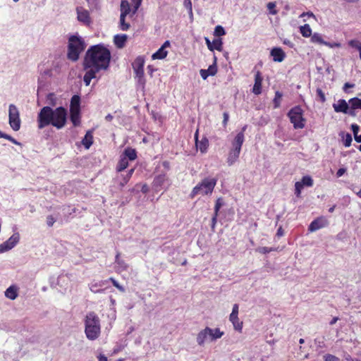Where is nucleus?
Listing matches in <instances>:
<instances>
[{
    "mask_svg": "<svg viewBox=\"0 0 361 361\" xmlns=\"http://www.w3.org/2000/svg\"><path fill=\"white\" fill-rule=\"evenodd\" d=\"M183 5L190 14H192V5L191 0H184Z\"/></svg>",
    "mask_w": 361,
    "mask_h": 361,
    "instance_id": "nucleus-49",
    "label": "nucleus"
},
{
    "mask_svg": "<svg viewBox=\"0 0 361 361\" xmlns=\"http://www.w3.org/2000/svg\"><path fill=\"white\" fill-rule=\"evenodd\" d=\"M168 180L169 178L166 173H164L159 174L156 176L153 180V187H154L156 189H158L159 188H161Z\"/></svg>",
    "mask_w": 361,
    "mask_h": 361,
    "instance_id": "nucleus-18",
    "label": "nucleus"
},
{
    "mask_svg": "<svg viewBox=\"0 0 361 361\" xmlns=\"http://www.w3.org/2000/svg\"><path fill=\"white\" fill-rule=\"evenodd\" d=\"M267 9L269 10V14L276 15L278 13V11L276 10V4L275 1L269 2L267 5Z\"/></svg>",
    "mask_w": 361,
    "mask_h": 361,
    "instance_id": "nucleus-36",
    "label": "nucleus"
},
{
    "mask_svg": "<svg viewBox=\"0 0 361 361\" xmlns=\"http://www.w3.org/2000/svg\"><path fill=\"white\" fill-rule=\"evenodd\" d=\"M358 357L353 358L350 355L347 354L344 356L346 361H361V352L357 354Z\"/></svg>",
    "mask_w": 361,
    "mask_h": 361,
    "instance_id": "nucleus-50",
    "label": "nucleus"
},
{
    "mask_svg": "<svg viewBox=\"0 0 361 361\" xmlns=\"http://www.w3.org/2000/svg\"><path fill=\"white\" fill-rule=\"evenodd\" d=\"M109 281H111L114 287H116L120 292L124 293L125 288L121 286L116 280H115L113 277H110Z\"/></svg>",
    "mask_w": 361,
    "mask_h": 361,
    "instance_id": "nucleus-44",
    "label": "nucleus"
},
{
    "mask_svg": "<svg viewBox=\"0 0 361 361\" xmlns=\"http://www.w3.org/2000/svg\"><path fill=\"white\" fill-rule=\"evenodd\" d=\"M238 308H239L238 305L235 304L233 307L232 312L231 313V314L238 315Z\"/></svg>",
    "mask_w": 361,
    "mask_h": 361,
    "instance_id": "nucleus-63",
    "label": "nucleus"
},
{
    "mask_svg": "<svg viewBox=\"0 0 361 361\" xmlns=\"http://www.w3.org/2000/svg\"><path fill=\"white\" fill-rule=\"evenodd\" d=\"M300 182L303 186L311 187L313 185V180L310 176H303Z\"/></svg>",
    "mask_w": 361,
    "mask_h": 361,
    "instance_id": "nucleus-35",
    "label": "nucleus"
},
{
    "mask_svg": "<svg viewBox=\"0 0 361 361\" xmlns=\"http://www.w3.org/2000/svg\"><path fill=\"white\" fill-rule=\"evenodd\" d=\"M222 41L221 39H214L212 42L214 49L221 51L222 50Z\"/></svg>",
    "mask_w": 361,
    "mask_h": 361,
    "instance_id": "nucleus-39",
    "label": "nucleus"
},
{
    "mask_svg": "<svg viewBox=\"0 0 361 361\" xmlns=\"http://www.w3.org/2000/svg\"><path fill=\"white\" fill-rule=\"evenodd\" d=\"M271 56L276 62H281L286 57V54L280 47H274L271 51Z\"/></svg>",
    "mask_w": 361,
    "mask_h": 361,
    "instance_id": "nucleus-17",
    "label": "nucleus"
},
{
    "mask_svg": "<svg viewBox=\"0 0 361 361\" xmlns=\"http://www.w3.org/2000/svg\"><path fill=\"white\" fill-rule=\"evenodd\" d=\"M323 359L324 361H341L339 357L329 353L324 355Z\"/></svg>",
    "mask_w": 361,
    "mask_h": 361,
    "instance_id": "nucleus-43",
    "label": "nucleus"
},
{
    "mask_svg": "<svg viewBox=\"0 0 361 361\" xmlns=\"http://www.w3.org/2000/svg\"><path fill=\"white\" fill-rule=\"evenodd\" d=\"M5 296L11 300H15L18 297V288L14 286H11L5 291Z\"/></svg>",
    "mask_w": 361,
    "mask_h": 361,
    "instance_id": "nucleus-26",
    "label": "nucleus"
},
{
    "mask_svg": "<svg viewBox=\"0 0 361 361\" xmlns=\"http://www.w3.org/2000/svg\"><path fill=\"white\" fill-rule=\"evenodd\" d=\"M214 34L216 37H221L224 35L226 34V32L224 30V28L221 25H217L214 29Z\"/></svg>",
    "mask_w": 361,
    "mask_h": 361,
    "instance_id": "nucleus-42",
    "label": "nucleus"
},
{
    "mask_svg": "<svg viewBox=\"0 0 361 361\" xmlns=\"http://www.w3.org/2000/svg\"><path fill=\"white\" fill-rule=\"evenodd\" d=\"M240 152L235 151V149H231L229 151L227 163L228 166H232L234 163L237 161L240 156Z\"/></svg>",
    "mask_w": 361,
    "mask_h": 361,
    "instance_id": "nucleus-22",
    "label": "nucleus"
},
{
    "mask_svg": "<svg viewBox=\"0 0 361 361\" xmlns=\"http://www.w3.org/2000/svg\"><path fill=\"white\" fill-rule=\"evenodd\" d=\"M349 103L351 105V110L360 109H361V99L357 97L352 98L349 100Z\"/></svg>",
    "mask_w": 361,
    "mask_h": 361,
    "instance_id": "nucleus-33",
    "label": "nucleus"
},
{
    "mask_svg": "<svg viewBox=\"0 0 361 361\" xmlns=\"http://www.w3.org/2000/svg\"><path fill=\"white\" fill-rule=\"evenodd\" d=\"M223 335L224 332L219 328L213 329L209 327H206L198 333L197 336V342L200 345H202L207 338L211 341H213L221 338Z\"/></svg>",
    "mask_w": 361,
    "mask_h": 361,
    "instance_id": "nucleus-6",
    "label": "nucleus"
},
{
    "mask_svg": "<svg viewBox=\"0 0 361 361\" xmlns=\"http://www.w3.org/2000/svg\"><path fill=\"white\" fill-rule=\"evenodd\" d=\"M123 156L130 161H134L137 157L136 150L131 147L125 149Z\"/></svg>",
    "mask_w": 361,
    "mask_h": 361,
    "instance_id": "nucleus-23",
    "label": "nucleus"
},
{
    "mask_svg": "<svg viewBox=\"0 0 361 361\" xmlns=\"http://www.w3.org/2000/svg\"><path fill=\"white\" fill-rule=\"evenodd\" d=\"M111 57L110 50L103 44L92 45L87 50L82 63L86 71L83 77L86 86L90 85L97 73L109 69Z\"/></svg>",
    "mask_w": 361,
    "mask_h": 361,
    "instance_id": "nucleus-1",
    "label": "nucleus"
},
{
    "mask_svg": "<svg viewBox=\"0 0 361 361\" xmlns=\"http://www.w3.org/2000/svg\"><path fill=\"white\" fill-rule=\"evenodd\" d=\"M317 97L319 99L322 103H324L326 102V97L324 92L322 89L317 88L316 90Z\"/></svg>",
    "mask_w": 361,
    "mask_h": 361,
    "instance_id": "nucleus-45",
    "label": "nucleus"
},
{
    "mask_svg": "<svg viewBox=\"0 0 361 361\" xmlns=\"http://www.w3.org/2000/svg\"><path fill=\"white\" fill-rule=\"evenodd\" d=\"M6 140H9L12 143L16 145H20V143L18 142L15 138L11 137L10 135H7Z\"/></svg>",
    "mask_w": 361,
    "mask_h": 361,
    "instance_id": "nucleus-59",
    "label": "nucleus"
},
{
    "mask_svg": "<svg viewBox=\"0 0 361 361\" xmlns=\"http://www.w3.org/2000/svg\"><path fill=\"white\" fill-rule=\"evenodd\" d=\"M169 47H170V42L169 40H166L161 45V47L155 53H154L152 54V59L153 60L165 59L168 54V51L166 50V49Z\"/></svg>",
    "mask_w": 361,
    "mask_h": 361,
    "instance_id": "nucleus-16",
    "label": "nucleus"
},
{
    "mask_svg": "<svg viewBox=\"0 0 361 361\" xmlns=\"http://www.w3.org/2000/svg\"><path fill=\"white\" fill-rule=\"evenodd\" d=\"M229 320L233 324L235 330L242 332L243 323L240 321L238 315L230 314Z\"/></svg>",
    "mask_w": 361,
    "mask_h": 361,
    "instance_id": "nucleus-20",
    "label": "nucleus"
},
{
    "mask_svg": "<svg viewBox=\"0 0 361 361\" xmlns=\"http://www.w3.org/2000/svg\"><path fill=\"white\" fill-rule=\"evenodd\" d=\"M67 121V111L63 106L53 109L50 106H44L37 115V127L39 129L51 125L57 129L63 128Z\"/></svg>",
    "mask_w": 361,
    "mask_h": 361,
    "instance_id": "nucleus-2",
    "label": "nucleus"
},
{
    "mask_svg": "<svg viewBox=\"0 0 361 361\" xmlns=\"http://www.w3.org/2000/svg\"><path fill=\"white\" fill-rule=\"evenodd\" d=\"M351 142H352V136L350 134L347 133L345 135V137L344 139L343 144H344L345 147H348L351 145Z\"/></svg>",
    "mask_w": 361,
    "mask_h": 361,
    "instance_id": "nucleus-51",
    "label": "nucleus"
},
{
    "mask_svg": "<svg viewBox=\"0 0 361 361\" xmlns=\"http://www.w3.org/2000/svg\"><path fill=\"white\" fill-rule=\"evenodd\" d=\"M206 44L207 45L208 49L210 51H214V47L212 45V42H210V40L208 38H205Z\"/></svg>",
    "mask_w": 361,
    "mask_h": 361,
    "instance_id": "nucleus-64",
    "label": "nucleus"
},
{
    "mask_svg": "<svg viewBox=\"0 0 361 361\" xmlns=\"http://www.w3.org/2000/svg\"><path fill=\"white\" fill-rule=\"evenodd\" d=\"M131 1L134 4V8H135L134 13H135L136 11L138 9V8L140 6L142 0H131Z\"/></svg>",
    "mask_w": 361,
    "mask_h": 361,
    "instance_id": "nucleus-56",
    "label": "nucleus"
},
{
    "mask_svg": "<svg viewBox=\"0 0 361 361\" xmlns=\"http://www.w3.org/2000/svg\"><path fill=\"white\" fill-rule=\"evenodd\" d=\"M217 179L215 178H205L202 179L201 182L192 188L190 194V197L193 199L198 195L202 196L211 195L214 191Z\"/></svg>",
    "mask_w": 361,
    "mask_h": 361,
    "instance_id": "nucleus-5",
    "label": "nucleus"
},
{
    "mask_svg": "<svg viewBox=\"0 0 361 361\" xmlns=\"http://www.w3.org/2000/svg\"><path fill=\"white\" fill-rule=\"evenodd\" d=\"M276 250L274 247H258L256 251L261 253V254H267L271 252Z\"/></svg>",
    "mask_w": 361,
    "mask_h": 361,
    "instance_id": "nucleus-38",
    "label": "nucleus"
},
{
    "mask_svg": "<svg viewBox=\"0 0 361 361\" xmlns=\"http://www.w3.org/2000/svg\"><path fill=\"white\" fill-rule=\"evenodd\" d=\"M223 117H224V119H223V126L224 127L226 126L227 123H228V118H229V115L227 112H224L223 114Z\"/></svg>",
    "mask_w": 361,
    "mask_h": 361,
    "instance_id": "nucleus-58",
    "label": "nucleus"
},
{
    "mask_svg": "<svg viewBox=\"0 0 361 361\" xmlns=\"http://www.w3.org/2000/svg\"><path fill=\"white\" fill-rule=\"evenodd\" d=\"M141 192L143 194H147L149 192V187L147 183H144L141 188Z\"/></svg>",
    "mask_w": 361,
    "mask_h": 361,
    "instance_id": "nucleus-62",
    "label": "nucleus"
},
{
    "mask_svg": "<svg viewBox=\"0 0 361 361\" xmlns=\"http://www.w3.org/2000/svg\"><path fill=\"white\" fill-rule=\"evenodd\" d=\"M145 59L142 56H137L133 63V68L135 74L137 83L145 89L146 80L144 73Z\"/></svg>",
    "mask_w": 361,
    "mask_h": 361,
    "instance_id": "nucleus-8",
    "label": "nucleus"
},
{
    "mask_svg": "<svg viewBox=\"0 0 361 361\" xmlns=\"http://www.w3.org/2000/svg\"><path fill=\"white\" fill-rule=\"evenodd\" d=\"M222 205H223L222 198L219 197L216 200L215 205H214V214H216V216L219 215V209H221Z\"/></svg>",
    "mask_w": 361,
    "mask_h": 361,
    "instance_id": "nucleus-41",
    "label": "nucleus"
},
{
    "mask_svg": "<svg viewBox=\"0 0 361 361\" xmlns=\"http://www.w3.org/2000/svg\"><path fill=\"white\" fill-rule=\"evenodd\" d=\"M128 165V160L123 156H121L116 165V170L117 172H121L127 169Z\"/></svg>",
    "mask_w": 361,
    "mask_h": 361,
    "instance_id": "nucleus-25",
    "label": "nucleus"
},
{
    "mask_svg": "<svg viewBox=\"0 0 361 361\" xmlns=\"http://www.w3.org/2000/svg\"><path fill=\"white\" fill-rule=\"evenodd\" d=\"M85 48L86 44L81 37L71 35L68 38L67 59L72 61H77L80 54Z\"/></svg>",
    "mask_w": 361,
    "mask_h": 361,
    "instance_id": "nucleus-4",
    "label": "nucleus"
},
{
    "mask_svg": "<svg viewBox=\"0 0 361 361\" xmlns=\"http://www.w3.org/2000/svg\"><path fill=\"white\" fill-rule=\"evenodd\" d=\"M77 18L78 21L82 23L85 25H89L92 20L90 12L83 7H78L76 8Z\"/></svg>",
    "mask_w": 361,
    "mask_h": 361,
    "instance_id": "nucleus-12",
    "label": "nucleus"
},
{
    "mask_svg": "<svg viewBox=\"0 0 361 361\" xmlns=\"http://www.w3.org/2000/svg\"><path fill=\"white\" fill-rule=\"evenodd\" d=\"M246 128L247 126H245L242 128V130L236 135L233 141L232 142V149H235V151H238L240 152L241 151V147L245 140L244 132L245 131Z\"/></svg>",
    "mask_w": 361,
    "mask_h": 361,
    "instance_id": "nucleus-14",
    "label": "nucleus"
},
{
    "mask_svg": "<svg viewBox=\"0 0 361 361\" xmlns=\"http://www.w3.org/2000/svg\"><path fill=\"white\" fill-rule=\"evenodd\" d=\"M328 225V220L324 216H319L310 223L308 230L310 232H314L320 228H324Z\"/></svg>",
    "mask_w": 361,
    "mask_h": 361,
    "instance_id": "nucleus-11",
    "label": "nucleus"
},
{
    "mask_svg": "<svg viewBox=\"0 0 361 361\" xmlns=\"http://www.w3.org/2000/svg\"><path fill=\"white\" fill-rule=\"evenodd\" d=\"M288 116L295 129H302L305 126V118L303 117V110L300 106H295L290 109Z\"/></svg>",
    "mask_w": 361,
    "mask_h": 361,
    "instance_id": "nucleus-7",
    "label": "nucleus"
},
{
    "mask_svg": "<svg viewBox=\"0 0 361 361\" xmlns=\"http://www.w3.org/2000/svg\"><path fill=\"white\" fill-rule=\"evenodd\" d=\"M90 8H98L99 0H86Z\"/></svg>",
    "mask_w": 361,
    "mask_h": 361,
    "instance_id": "nucleus-52",
    "label": "nucleus"
},
{
    "mask_svg": "<svg viewBox=\"0 0 361 361\" xmlns=\"http://www.w3.org/2000/svg\"><path fill=\"white\" fill-rule=\"evenodd\" d=\"M300 32L305 37H310L312 35V29L308 24L300 27Z\"/></svg>",
    "mask_w": 361,
    "mask_h": 361,
    "instance_id": "nucleus-30",
    "label": "nucleus"
},
{
    "mask_svg": "<svg viewBox=\"0 0 361 361\" xmlns=\"http://www.w3.org/2000/svg\"><path fill=\"white\" fill-rule=\"evenodd\" d=\"M134 171H135V168H133V169H130L128 171L127 174L123 177L122 181L119 184L121 188L124 187L128 183V181L131 178Z\"/></svg>",
    "mask_w": 361,
    "mask_h": 361,
    "instance_id": "nucleus-31",
    "label": "nucleus"
},
{
    "mask_svg": "<svg viewBox=\"0 0 361 361\" xmlns=\"http://www.w3.org/2000/svg\"><path fill=\"white\" fill-rule=\"evenodd\" d=\"M311 37V41L314 43L324 44V42L322 36L318 33H314Z\"/></svg>",
    "mask_w": 361,
    "mask_h": 361,
    "instance_id": "nucleus-37",
    "label": "nucleus"
},
{
    "mask_svg": "<svg viewBox=\"0 0 361 361\" xmlns=\"http://www.w3.org/2000/svg\"><path fill=\"white\" fill-rule=\"evenodd\" d=\"M348 45L360 51L361 49V42L357 39H351L348 42Z\"/></svg>",
    "mask_w": 361,
    "mask_h": 361,
    "instance_id": "nucleus-40",
    "label": "nucleus"
},
{
    "mask_svg": "<svg viewBox=\"0 0 361 361\" xmlns=\"http://www.w3.org/2000/svg\"><path fill=\"white\" fill-rule=\"evenodd\" d=\"M210 75H215L217 73V66L216 62L212 65H210L207 69H206Z\"/></svg>",
    "mask_w": 361,
    "mask_h": 361,
    "instance_id": "nucleus-46",
    "label": "nucleus"
},
{
    "mask_svg": "<svg viewBox=\"0 0 361 361\" xmlns=\"http://www.w3.org/2000/svg\"><path fill=\"white\" fill-rule=\"evenodd\" d=\"M217 216H216V214H214L212 218V224H211V227H212V229L214 230L215 226H216V222H217Z\"/></svg>",
    "mask_w": 361,
    "mask_h": 361,
    "instance_id": "nucleus-60",
    "label": "nucleus"
},
{
    "mask_svg": "<svg viewBox=\"0 0 361 361\" xmlns=\"http://www.w3.org/2000/svg\"><path fill=\"white\" fill-rule=\"evenodd\" d=\"M8 123L14 131L19 130L21 126L19 109L13 104H10L8 106Z\"/></svg>",
    "mask_w": 361,
    "mask_h": 361,
    "instance_id": "nucleus-9",
    "label": "nucleus"
},
{
    "mask_svg": "<svg viewBox=\"0 0 361 361\" xmlns=\"http://www.w3.org/2000/svg\"><path fill=\"white\" fill-rule=\"evenodd\" d=\"M55 222H56V219L52 215L47 216V224L49 227H52Z\"/></svg>",
    "mask_w": 361,
    "mask_h": 361,
    "instance_id": "nucleus-53",
    "label": "nucleus"
},
{
    "mask_svg": "<svg viewBox=\"0 0 361 361\" xmlns=\"http://www.w3.org/2000/svg\"><path fill=\"white\" fill-rule=\"evenodd\" d=\"M195 145L202 153H206L209 147V140L204 137L200 141L197 142Z\"/></svg>",
    "mask_w": 361,
    "mask_h": 361,
    "instance_id": "nucleus-24",
    "label": "nucleus"
},
{
    "mask_svg": "<svg viewBox=\"0 0 361 361\" xmlns=\"http://www.w3.org/2000/svg\"><path fill=\"white\" fill-rule=\"evenodd\" d=\"M126 16H121L120 15V20H119V29L123 31H126L129 30L130 25L126 22Z\"/></svg>",
    "mask_w": 361,
    "mask_h": 361,
    "instance_id": "nucleus-32",
    "label": "nucleus"
},
{
    "mask_svg": "<svg viewBox=\"0 0 361 361\" xmlns=\"http://www.w3.org/2000/svg\"><path fill=\"white\" fill-rule=\"evenodd\" d=\"M200 73L203 80H206L210 75L206 69H201Z\"/></svg>",
    "mask_w": 361,
    "mask_h": 361,
    "instance_id": "nucleus-55",
    "label": "nucleus"
},
{
    "mask_svg": "<svg viewBox=\"0 0 361 361\" xmlns=\"http://www.w3.org/2000/svg\"><path fill=\"white\" fill-rule=\"evenodd\" d=\"M80 111H70V118L74 126H78L80 123Z\"/></svg>",
    "mask_w": 361,
    "mask_h": 361,
    "instance_id": "nucleus-27",
    "label": "nucleus"
},
{
    "mask_svg": "<svg viewBox=\"0 0 361 361\" xmlns=\"http://www.w3.org/2000/svg\"><path fill=\"white\" fill-rule=\"evenodd\" d=\"M127 39L128 37L125 34L116 35L114 37V42L117 48L122 49L125 47Z\"/></svg>",
    "mask_w": 361,
    "mask_h": 361,
    "instance_id": "nucleus-19",
    "label": "nucleus"
},
{
    "mask_svg": "<svg viewBox=\"0 0 361 361\" xmlns=\"http://www.w3.org/2000/svg\"><path fill=\"white\" fill-rule=\"evenodd\" d=\"M70 111H80V97L73 95L71 99Z\"/></svg>",
    "mask_w": 361,
    "mask_h": 361,
    "instance_id": "nucleus-21",
    "label": "nucleus"
},
{
    "mask_svg": "<svg viewBox=\"0 0 361 361\" xmlns=\"http://www.w3.org/2000/svg\"><path fill=\"white\" fill-rule=\"evenodd\" d=\"M351 129L353 130V135H354V137H355V135H357L358 131L360 130V127H359L358 125L354 123V124H352Z\"/></svg>",
    "mask_w": 361,
    "mask_h": 361,
    "instance_id": "nucleus-57",
    "label": "nucleus"
},
{
    "mask_svg": "<svg viewBox=\"0 0 361 361\" xmlns=\"http://www.w3.org/2000/svg\"><path fill=\"white\" fill-rule=\"evenodd\" d=\"M282 97H283V94L279 91H276L275 92V96L273 99L274 108H279L281 106Z\"/></svg>",
    "mask_w": 361,
    "mask_h": 361,
    "instance_id": "nucleus-34",
    "label": "nucleus"
},
{
    "mask_svg": "<svg viewBox=\"0 0 361 361\" xmlns=\"http://www.w3.org/2000/svg\"><path fill=\"white\" fill-rule=\"evenodd\" d=\"M263 77L259 71H257L255 75V83L252 87V93L259 95L262 92Z\"/></svg>",
    "mask_w": 361,
    "mask_h": 361,
    "instance_id": "nucleus-15",
    "label": "nucleus"
},
{
    "mask_svg": "<svg viewBox=\"0 0 361 361\" xmlns=\"http://www.w3.org/2000/svg\"><path fill=\"white\" fill-rule=\"evenodd\" d=\"M85 333L89 340L94 341L100 335V320L94 312H89L85 320Z\"/></svg>",
    "mask_w": 361,
    "mask_h": 361,
    "instance_id": "nucleus-3",
    "label": "nucleus"
},
{
    "mask_svg": "<svg viewBox=\"0 0 361 361\" xmlns=\"http://www.w3.org/2000/svg\"><path fill=\"white\" fill-rule=\"evenodd\" d=\"M130 11V4L127 0L121 2V16H127Z\"/></svg>",
    "mask_w": 361,
    "mask_h": 361,
    "instance_id": "nucleus-29",
    "label": "nucleus"
},
{
    "mask_svg": "<svg viewBox=\"0 0 361 361\" xmlns=\"http://www.w3.org/2000/svg\"><path fill=\"white\" fill-rule=\"evenodd\" d=\"M82 145L86 149H89L93 143V136L90 132H87L82 140Z\"/></svg>",
    "mask_w": 361,
    "mask_h": 361,
    "instance_id": "nucleus-28",
    "label": "nucleus"
},
{
    "mask_svg": "<svg viewBox=\"0 0 361 361\" xmlns=\"http://www.w3.org/2000/svg\"><path fill=\"white\" fill-rule=\"evenodd\" d=\"M334 111L337 113L349 114L351 116H355L354 111L350 110L348 103L345 99H339L336 104H333Z\"/></svg>",
    "mask_w": 361,
    "mask_h": 361,
    "instance_id": "nucleus-13",
    "label": "nucleus"
},
{
    "mask_svg": "<svg viewBox=\"0 0 361 361\" xmlns=\"http://www.w3.org/2000/svg\"><path fill=\"white\" fill-rule=\"evenodd\" d=\"M346 172V169L345 168L339 169L336 172V176L338 178L342 176Z\"/></svg>",
    "mask_w": 361,
    "mask_h": 361,
    "instance_id": "nucleus-61",
    "label": "nucleus"
},
{
    "mask_svg": "<svg viewBox=\"0 0 361 361\" xmlns=\"http://www.w3.org/2000/svg\"><path fill=\"white\" fill-rule=\"evenodd\" d=\"M303 188V185L300 182H296L295 184V194L297 197H300L301 194V190Z\"/></svg>",
    "mask_w": 361,
    "mask_h": 361,
    "instance_id": "nucleus-47",
    "label": "nucleus"
},
{
    "mask_svg": "<svg viewBox=\"0 0 361 361\" xmlns=\"http://www.w3.org/2000/svg\"><path fill=\"white\" fill-rule=\"evenodd\" d=\"M20 236L18 233L13 234L6 241L0 244V253H3L11 250L19 242Z\"/></svg>",
    "mask_w": 361,
    "mask_h": 361,
    "instance_id": "nucleus-10",
    "label": "nucleus"
},
{
    "mask_svg": "<svg viewBox=\"0 0 361 361\" xmlns=\"http://www.w3.org/2000/svg\"><path fill=\"white\" fill-rule=\"evenodd\" d=\"M116 264L120 271H126L128 269V264L123 259L119 260Z\"/></svg>",
    "mask_w": 361,
    "mask_h": 361,
    "instance_id": "nucleus-48",
    "label": "nucleus"
},
{
    "mask_svg": "<svg viewBox=\"0 0 361 361\" xmlns=\"http://www.w3.org/2000/svg\"><path fill=\"white\" fill-rule=\"evenodd\" d=\"M355 87V84L354 83H350V82H345L343 87V90L348 93V88H353Z\"/></svg>",
    "mask_w": 361,
    "mask_h": 361,
    "instance_id": "nucleus-54",
    "label": "nucleus"
}]
</instances>
